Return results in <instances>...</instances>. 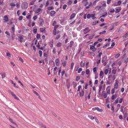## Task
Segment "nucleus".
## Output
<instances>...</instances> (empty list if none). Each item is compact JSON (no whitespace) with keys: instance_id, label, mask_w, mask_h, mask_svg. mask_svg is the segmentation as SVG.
<instances>
[{"instance_id":"obj_40","label":"nucleus","mask_w":128,"mask_h":128,"mask_svg":"<svg viewBox=\"0 0 128 128\" xmlns=\"http://www.w3.org/2000/svg\"><path fill=\"white\" fill-rule=\"evenodd\" d=\"M108 70L107 69H106L104 70V73L106 74L108 72Z\"/></svg>"},{"instance_id":"obj_45","label":"nucleus","mask_w":128,"mask_h":128,"mask_svg":"<svg viewBox=\"0 0 128 128\" xmlns=\"http://www.w3.org/2000/svg\"><path fill=\"white\" fill-rule=\"evenodd\" d=\"M16 4L14 3H11L10 4V6H16Z\"/></svg>"},{"instance_id":"obj_47","label":"nucleus","mask_w":128,"mask_h":128,"mask_svg":"<svg viewBox=\"0 0 128 128\" xmlns=\"http://www.w3.org/2000/svg\"><path fill=\"white\" fill-rule=\"evenodd\" d=\"M103 96L105 98H106L107 96V94L106 93H104Z\"/></svg>"},{"instance_id":"obj_12","label":"nucleus","mask_w":128,"mask_h":128,"mask_svg":"<svg viewBox=\"0 0 128 128\" xmlns=\"http://www.w3.org/2000/svg\"><path fill=\"white\" fill-rule=\"evenodd\" d=\"M6 55L7 57L10 59H11L12 58L11 57V55L10 53H6Z\"/></svg>"},{"instance_id":"obj_52","label":"nucleus","mask_w":128,"mask_h":128,"mask_svg":"<svg viewBox=\"0 0 128 128\" xmlns=\"http://www.w3.org/2000/svg\"><path fill=\"white\" fill-rule=\"evenodd\" d=\"M23 18V17L22 16H19L18 18V20H22Z\"/></svg>"},{"instance_id":"obj_64","label":"nucleus","mask_w":128,"mask_h":128,"mask_svg":"<svg viewBox=\"0 0 128 128\" xmlns=\"http://www.w3.org/2000/svg\"><path fill=\"white\" fill-rule=\"evenodd\" d=\"M34 2L33 1H32L30 3V5H33L34 4Z\"/></svg>"},{"instance_id":"obj_58","label":"nucleus","mask_w":128,"mask_h":128,"mask_svg":"<svg viewBox=\"0 0 128 128\" xmlns=\"http://www.w3.org/2000/svg\"><path fill=\"white\" fill-rule=\"evenodd\" d=\"M114 9H111L110 10V12L111 13H113L114 12Z\"/></svg>"},{"instance_id":"obj_42","label":"nucleus","mask_w":128,"mask_h":128,"mask_svg":"<svg viewBox=\"0 0 128 128\" xmlns=\"http://www.w3.org/2000/svg\"><path fill=\"white\" fill-rule=\"evenodd\" d=\"M115 89L114 88L112 89V90H111V94H114V92H115Z\"/></svg>"},{"instance_id":"obj_46","label":"nucleus","mask_w":128,"mask_h":128,"mask_svg":"<svg viewBox=\"0 0 128 128\" xmlns=\"http://www.w3.org/2000/svg\"><path fill=\"white\" fill-rule=\"evenodd\" d=\"M91 15L90 14H88L87 15V18H88L89 19L91 17Z\"/></svg>"},{"instance_id":"obj_54","label":"nucleus","mask_w":128,"mask_h":128,"mask_svg":"<svg viewBox=\"0 0 128 128\" xmlns=\"http://www.w3.org/2000/svg\"><path fill=\"white\" fill-rule=\"evenodd\" d=\"M82 70V68H80L78 70V73H80L81 71Z\"/></svg>"},{"instance_id":"obj_9","label":"nucleus","mask_w":128,"mask_h":128,"mask_svg":"<svg viewBox=\"0 0 128 128\" xmlns=\"http://www.w3.org/2000/svg\"><path fill=\"white\" fill-rule=\"evenodd\" d=\"M3 20L5 22H8V17L6 16H5L4 17Z\"/></svg>"},{"instance_id":"obj_6","label":"nucleus","mask_w":128,"mask_h":128,"mask_svg":"<svg viewBox=\"0 0 128 128\" xmlns=\"http://www.w3.org/2000/svg\"><path fill=\"white\" fill-rule=\"evenodd\" d=\"M93 110H97L98 111L100 112H102L103 111V110L102 109L99 108H98L96 107L93 109Z\"/></svg>"},{"instance_id":"obj_55","label":"nucleus","mask_w":128,"mask_h":128,"mask_svg":"<svg viewBox=\"0 0 128 128\" xmlns=\"http://www.w3.org/2000/svg\"><path fill=\"white\" fill-rule=\"evenodd\" d=\"M13 96L14 97V98L15 99H16L18 100H19V99L17 97H16V96L15 94Z\"/></svg>"},{"instance_id":"obj_17","label":"nucleus","mask_w":128,"mask_h":128,"mask_svg":"<svg viewBox=\"0 0 128 128\" xmlns=\"http://www.w3.org/2000/svg\"><path fill=\"white\" fill-rule=\"evenodd\" d=\"M62 45V44L60 42H58L56 44V46L58 47H60Z\"/></svg>"},{"instance_id":"obj_22","label":"nucleus","mask_w":128,"mask_h":128,"mask_svg":"<svg viewBox=\"0 0 128 128\" xmlns=\"http://www.w3.org/2000/svg\"><path fill=\"white\" fill-rule=\"evenodd\" d=\"M85 65L84 63H83L82 61L80 63V66L81 67H84Z\"/></svg>"},{"instance_id":"obj_60","label":"nucleus","mask_w":128,"mask_h":128,"mask_svg":"<svg viewBox=\"0 0 128 128\" xmlns=\"http://www.w3.org/2000/svg\"><path fill=\"white\" fill-rule=\"evenodd\" d=\"M37 30L36 29H34L33 30V32L34 34H36L37 32Z\"/></svg>"},{"instance_id":"obj_36","label":"nucleus","mask_w":128,"mask_h":128,"mask_svg":"<svg viewBox=\"0 0 128 128\" xmlns=\"http://www.w3.org/2000/svg\"><path fill=\"white\" fill-rule=\"evenodd\" d=\"M104 73L102 71L100 72V76H103L104 75Z\"/></svg>"},{"instance_id":"obj_30","label":"nucleus","mask_w":128,"mask_h":128,"mask_svg":"<svg viewBox=\"0 0 128 128\" xmlns=\"http://www.w3.org/2000/svg\"><path fill=\"white\" fill-rule=\"evenodd\" d=\"M38 53H39L40 57H41L42 54V52L41 50H39L38 51Z\"/></svg>"},{"instance_id":"obj_37","label":"nucleus","mask_w":128,"mask_h":128,"mask_svg":"<svg viewBox=\"0 0 128 128\" xmlns=\"http://www.w3.org/2000/svg\"><path fill=\"white\" fill-rule=\"evenodd\" d=\"M16 5L17 8H19L20 7V3H17L16 4Z\"/></svg>"},{"instance_id":"obj_11","label":"nucleus","mask_w":128,"mask_h":128,"mask_svg":"<svg viewBox=\"0 0 128 128\" xmlns=\"http://www.w3.org/2000/svg\"><path fill=\"white\" fill-rule=\"evenodd\" d=\"M109 78H112L113 80H114L116 78L114 75H110L108 76Z\"/></svg>"},{"instance_id":"obj_13","label":"nucleus","mask_w":128,"mask_h":128,"mask_svg":"<svg viewBox=\"0 0 128 128\" xmlns=\"http://www.w3.org/2000/svg\"><path fill=\"white\" fill-rule=\"evenodd\" d=\"M117 96V94H115L112 95L111 97V99L114 100Z\"/></svg>"},{"instance_id":"obj_8","label":"nucleus","mask_w":128,"mask_h":128,"mask_svg":"<svg viewBox=\"0 0 128 128\" xmlns=\"http://www.w3.org/2000/svg\"><path fill=\"white\" fill-rule=\"evenodd\" d=\"M54 41L53 40H52L49 43V45L51 47H53L54 44Z\"/></svg>"},{"instance_id":"obj_56","label":"nucleus","mask_w":128,"mask_h":128,"mask_svg":"<svg viewBox=\"0 0 128 128\" xmlns=\"http://www.w3.org/2000/svg\"><path fill=\"white\" fill-rule=\"evenodd\" d=\"M4 4V0H0V5L3 4Z\"/></svg>"},{"instance_id":"obj_15","label":"nucleus","mask_w":128,"mask_h":128,"mask_svg":"<svg viewBox=\"0 0 128 128\" xmlns=\"http://www.w3.org/2000/svg\"><path fill=\"white\" fill-rule=\"evenodd\" d=\"M120 10V8H117L116 9V12L118 13L119 12Z\"/></svg>"},{"instance_id":"obj_1","label":"nucleus","mask_w":128,"mask_h":128,"mask_svg":"<svg viewBox=\"0 0 128 128\" xmlns=\"http://www.w3.org/2000/svg\"><path fill=\"white\" fill-rule=\"evenodd\" d=\"M28 7V4L26 2H24L22 4L21 6V8L22 9L25 10Z\"/></svg>"},{"instance_id":"obj_16","label":"nucleus","mask_w":128,"mask_h":128,"mask_svg":"<svg viewBox=\"0 0 128 128\" xmlns=\"http://www.w3.org/2000/svg\"><path fill=\"white\" fill-rule=\"evenodd\" d=\"M99 0H96L93 2L92 5V6H94L96 3Z\"/></svg>"},{"instance_id":"obj_28","label":"nucleus","mask_w":128,"mask_h":128,"mask_svg":"<svg viewBox=\"0 0 128 128\" xmlns=\"http://www.w3.org/2000/svg\"><path fill=\"white\" fill-rule=\"evenodd\" d=\"M74 63L73 62H72L71 63L70 66V68L71 69H72L73 68L74 66Z\"/></svg>"},{"instance_id":"obj_62","label":"nucleus","mask_w":128,"mask_h":128,"mask_svg":"<svg viewBox=\"0 0 128 128\" xmlns=\"http://www.w3.org/2000/svg\"><path fill=\"white\" fill-rule=\"evenodd\" d=\"M98 21H97V22H96V21H94V22L92 24V25H95L96 23H98Z\"/></svg>"},{"instance_id":"obj_51","label":"nucleus","mask_w":128,"mask_h":128,"mask_svg":"<svg viewBox=\"0 0 128 128\" xmlns=\"http://www.w3.org/2000/svg\"><path fill=\"white\" fill-rule=\"evenodd\" d=\"M18 59L20 60L23 63L24 62V61L23 59L20 57L18 58Z\"/></svg>"},{"instance_id":"obj_27","label":"nucleus","mask_w":128,"mask_h":128,"mask_svg":"<svg viewBox=\"0 0 128 128\" xmlns=\"http://www.w3.org/2000/svg\"><path fill=\"white\" fill-rule=\"evenodd\" d=\"M104 58L102 60V63H104V66H105L106 65V63L105 62L106 60V59H105V60H104Z\"/></svg>"},{"instance_id":"obj_4","label":"nucleus","mask_w":128,"mask_h":128,"mask_svg":"<svg viewBox=\"0 0 128 128\" xmlns=\"http://www.w3.org/2000/svg\"><path fill=\"white\" fill-rule=\"evenodd\" d=\"M76 14L75 13H73L70 16V18L68 19V22H71V20L74 18Z\"/></svg>"},{"instance_id":"obj_25","label":"nucleus","mask_w":128,"mask_h":128,"mask_svg":"<svg viewBox=\"0 0 128 128\" xmlns=\"http://www.w3.org/2000/svg\"><path fill=\"white\" fill-rule=\"evenodd\" d=\"M41 10V9L40 8H38L36 10V13H38Z\"/></svg>"},{"instance_id":"obj_31","label":"nucleus","mask_w":128,"mask_h":128,"mask_svg":"<svg viewBox=\"0 0 128 128\" xmlns=\"http://www.w3.org/2000/svg\"><path fill=\"white\" fill-rule=\"evenodd\" d=\"M48 10H53L54 9V8L52 6L48 7Z\"/></svg>"},{"instance_id":"obj_21","label":"nucleus","mask_w":128,"mask_h":128,"mask_svg":"<svg viewBox=\"0 0 128 128\" xmlns=\"http://www.w3.org/2000/svg\"><path fill=\"white\" fill-rule=\"evenodd\" d=\"M74 42L73 41H71L70 42V47H72L74 45Z\"/></svg>"},{"instance_id":"obj_7","label":"nucleus","mask_w":128,"mask_h":128,"mask_svg":"<svg viewBox=\"0 0 128 128\" xmlns=\"http://www.w3.org/2000/svg\"><path fill=\"white\" fill-rule=\"evenodd\" d=\"M56 13V12L54 10L51 11L50 12V14L51 16H54L55 15V14Z\"/></svg>"},{"instance_id":"obj_63","label":"nucleus","mask_w":128,"mask_h":128,"mask_svg":"<svg viewBox=\"0 0 128 128\" xmlns=\"http://www.w3.org/2000/svg\"><path fill=\"white\" fill-rule=\"evenodd\" d=\"M67 6V5L66 4H64L63 6V8L64 10H65Z\"/></svg>"},{"instance_id":"obj_20","label":"nucleus","mask_w":128,"mask_h":128,"mask_svg":"<svg viewBox=\"0 0 128 128\" xmlns=\"http://www.w3.org/2000/svg\"><path fill=\"white\" fill-rule=\"evenodd\" d=\"M39 20L40 22H41V23H40V25L42 26L43 25V24H44V22L43 20L42 19H40Z\"/></svg>"},{"instance_id":"obj_5","label":"nucleus","mask_w":128,"mask_h":128,"mask_svg":"<svg viewBox=\"0 0 128 128\" xmlns=\"http://www.w3.org/2000/svg\"><path fill=\"white\" fill-rule=\"evenodd\" d=\"M84 92L83 90H82L79 93L80 96V97H82L84 95Z\"/></svg>"},{"instance_id":"obj_3","label":"nucleus","mask_w":128,"mask_h":128,"mask_svg":"<svg viewBox=\"0 0 128 128\" xmlns=\"http://www.w3.org/2000/svg\"><path fill=\"white\" fill-rule=\"evenodd\" d=\"M90 30L87 27L83 31H82V32H83L84 34H85L88 32Z\"/></svg>"},{"instance_id":"obj_43","label":"nucleus","mask_w":128,"mask_h":128,"mask_svg":"<svg viewBox=\"0 0 128 128\" xmlns=\"http://www.w3.org/2000/svg\"><path fill=\"white\" fill-rule=\"evenodd\" d=\"M54 30H56V28L59 27V25L58 24H56L54 26Z\"/></svg>"},{"instance_id":"obj_23","label":"nucleus","mask_w":128,"mask_h":128,"mask_svg":"<svg viewBox=\"0 0 128 128\" xmlns=\"http://www.w3.org/2000/svg\"><path fill=\"white\" fill-rule=\"evenodd\" d=\"M88 117L92 120H93L94 118V117H93L91 115H89L88 116Z\"/></svg>"},{"instance_id":"obj_53","label":"nucleus","mask_w":128,"mask_h":128,"mask_svg":"<svg viewBox=\"0 0 128 128\" xmlns=\"http://www.w3.org/2000/svg\"><path fill=\"white\" fill-rule=\"evenodd\" d=\"M128 36V34H126L124 36H123V38H126Z\"/></svg>"},{"instance_id":"obj_59","label":"nucleus","mask_w":128,"mask_h":128,"mask_svg":"<svg viewBox=\"0 0 128 128\" xmlns=\"http://www.w3.org/2000/svg\"><path fill=\"white\" fill-rule=\"evenodd\" d=\"M80 77L79 76H77L76 77V80L77 81H78L80 79Z\"/></svg>"},{"instance_id":"obj_38","label":"nucleus","mask_w":128,"mask_h":128,"mask_svg":"<svg viewBox=\"0 0 128 128\" xmlns=\"http://www.w3.org/2000/svg\"><path fill=\"white\" fill-rule=\"evenodd\" d=\"M81 88V86L80 85L78 86V89L77 90L78 92H80V89Z\"/></svg>"},{"instance_id":"obj_34","label":"nucleus","mask_w":128,"mask_h":128,"mask_svg":"<svg viewBox=\"0 0 128 128\" xmlns=\"http://www.w3.org/2000/svg\"><path fill=\"white\" fill-rule=\"evenodd\" d=\"M117 62L116 61V62L114 63L113 64H112V67H113L114 66H117Z\"/></svg>"},{"instance_id":"obj_33","label":"nucleus","mask_w":128,"mask_h":128,"mask_svg":"<svg viewBox=\"0 0 128 128\" xmlns=\"http://www.w3.org/2000/svg\"><path fill=\"white\" fill-rule=\"evenodd\" d=\"M61 35L60 34L58 35L56 38V39L58 40L60 36Z\"/></svg>"},{"instance_id":"obj_14","label":"nucleus","mask_w":128,"mask_h":128,"mask_svg":"<svg viewBox=\"0 0 128 128\" xmlns=\"http://www.w3.org/2000/svg\"><path fill=\"white\" fill-rule=\"evenodd\" d=\"M116 68L113 69L112 71V74H116V67H115Z\"/></svg>"},{"instance_id":"obj_41","label":"nucleus","mask_w":128,"mask_h":128,"mask_svg":"<svg viewBox=\"0 0 128 128\" xmlns=\"http://www.w3.org/2000/svg\"><path fill=\"white\" fill-rule=\"evenodd\" d=\"M56 22L55 21H53L52 22V25L54 26L56 25Z\"/></svg>"},{"instance_id":"obj_2","label":"nucleus","mask_w":128,"mask_h":128,"mask_svg":"<svg viewBox=\"0 0 128 128\" xmlns=\"http://www.w3.org/2000/svg\"><path fill=\"white\" fill-rule=\"evenodd\" d=\"M118 87V81L117 80H116L114 84V88L115 90L117 89Z\"/></svg>"},{"instance_id":"obj_18","label":"nucleus","mask_w":128,"mask_h":128,"mask_svg":"<svg viewBox=\"0 0 128 128\" xmlns=\"http://www.w3.org/2000/svg\"><path fill=\"white\" fill-rule=\"evenodd\" d=\"M94 16L95 14H92L91 15V17H92V19L93 20L95 19L96 18Z\"/></svg>"},{"instance_id":"obj_48","label":"nucleus","mask_w":128,"mask_h":128,"mask_svg":"<svg viewBox=\"0 0 128 128\" xmlns=\"http://www.w3.org/2000/svg\"><path fill=\"white\" fill-rule=\"evenodd\" d=\"M33 92L37 96H38L39 94H38L37 93L36 91L34 90H33Z\"/></svg>"},{"instance_id":"obj_32","label":"nucleus","mask_w":128,"mask_h":128,"mask_svg":"<svg viewBox=\"0 0 128 128\" xmlns=\"http://www.w3.org/2000/svg\"><path fill=\"white\" fill-rule=\"evenodd\" d=\"M120 54H116L114 57L116 58H117L118 57L120 56Z\"/></svg>"},{"instance_id":"obj_24","label":"nucleus","mask_w":128,"mask_h":128,"mask_svg":"<svg viewBox=\"0 0 128 128\" xmlns=\"http://www.w3.org/2000/svg\"><path fill=\"white\" fill-rule=\"evenodd\" d=\"M102 8V6H97L96 7V9L98 10H99L100 8Z\"/></svg>"},{"instance_id":"obj_29","label":"nucleus","mask_w":128,"mask_h":128,"mask_svg":"<svg viewBox=\"0 0 128 128\" xmlns=\"http://www.w3.org/2000/svg\"><path fill=\"white\" fill-rule=\"evenodd\" d=\"M22 36H20L19 37L18 40L20 42H22Z\"/></svg>"},{"instance_id":"obj_19","label":"nucleus","mask_w":128,"mask_h":128,"mask_svg":"<svg viewBox=\"0 0 128 128\" xmlns=\"http://www.w3.org/2000/svg\"><path fill=\"white\" fill-rule=\"evenodd\" d=\"M1 75L2 78H3L5 77L6 76V74L4 72L2 73H1Z\"/></svg>"},{"instance_id":"obj_10","label":"nucleus","mask_w":128,"mask_h":128,"mask_svg":"<svg viewBox=\"0 0 128 128\" xmlns=\"http://www.w3.org/2000/svg\"><path fill=\"white\" fill-rule=\"evenodd\" d=\"M55 63L56 66H58L60 64V62L58 59H56L55 60Z\"/></svg>"},{"instance_id":"obj_61","label":"nucleus","mask_w":128,"mask_h":128,"mask_svg":"<svg viewBox=\"0 0 128 128\" xmlns=\"http://www.w3.org/2000/svg\"><path fill=\"white\" fill-rule=\"evenodd\" d=\"M65 71L64 70L63 71H62V72H61V74L62 76H63L64 75V73H65Z\"/></svg>"},{"instance_id":"obj_26","label":"nucleus","mask_w":128,"mask_h":128,"mask_svg":"<svg viewBox=\"0 0 128 128\" xmlns=\"http://www.w3.org/2000/svg\"><path fill=\"white\" fill-rule=\"evenodd\" d=\"M44 28H40V31L41 32H44Z\"/></svg>"},{"instance_id":"obj_49","label":"nucleus","mask_w":128,"mask_h":128,"mask_svg":"<svg viewBox=\"0 0 128 128\" xmlns=\"http://www.w3.org/2000/svg\"><path fill=\"white\" fill-rule=\"evenodd\" d=\"M106 32V31L104 30V31H103V32H100L99 33V34H105Z\"/></svg>"},{"instance_id":"obj_39","label":"nucleus","mask_w":128,"mask_h":128,"mask_svg":"<svg viewBox=\"0 0 128 128\" xmlns=\"http://www.w3.org/2000/svg\"><path fill=\"white\" fill-rule=\"evenodd\" d=\"M72 83L73 86L74 88L76 86L77 84L76 82H73Z\"/></svg>"},{"instance_id":"obj_35","label":"nucleus","mask_w":128,"mask_h":128,"mask_svg":"<svg viewBox=\"0 0 128 128\" xmlns=\"http://www.w3.org/2000/svg\"><path fill=\"white\" fill-rule=\"evenodd\" d=\"M86 74H89L90 73V71L89 69H87L86 70Z\"/></svg>"},{"instance_id":"obj_50","label":"nucleus","mask_w":128,"mask_h":128,"mask_svg":"<svg viewBox=\"0 0 128 128\" xmlns=\"http://www.w3.org/2000/svg\"><path fill=\"white\" fill-rule=\"evenodd\" d=\"M56 49L55 48H54L52 51V52L54 54H55L56 52Z\"/></svg>"},{"instance_id":"obj_57","label":"nucleus","mask_w":128,"mask_h":128,"mask_svg":"<svg viewBox=\"0 0 128 128\" xmlns=\"http://www.w3.org/2000/svg\"><path fill=\"white\" fill-rule=\"evenodd\" d=\"M124 108V107L123 106H121L120 107V111L122 112H123V111L124 110L123 108Z\"/></svg>"},{"instance_id":"obj_44","label":"nucleus","mask_w":128,"mask_h":128,"mask_svg":"<svg viewBox=\"0 0 128 128\" xmlns=\"http://www.w3.org/2000/svg\"><path fill=\"white\" fill-rule=\"evenodd\" d=\"M117 65L118 64L119 66H120L121 64H122V62L120 61L119 62H118V61H117Z\"/></svg>"}]
</instances>
